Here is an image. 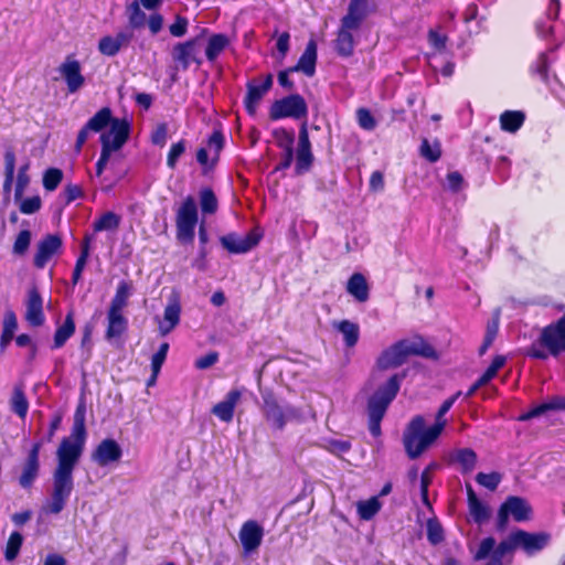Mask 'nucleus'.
I'll list each match as a JSON object with an SVG mask.
<instances>
[{"label": "nucleus", "mask_w": 565, "mask_h": 565, "mask_svg": "<svg viewBox=\"0 0 565 565\" xmlns=\"http://www.w3.org/2000/svg\"><path fill=\"white\" fill-rule=\"evenodd\" d=\"M63 180V171L58 168H49L43 173V188L52 192L57 189Z\"/></svg>", "instance_id": "5fc2aeb1"}, {"label": "nucleus", "mask_w": 565, "mask_h": 565, "mask_svg": "<svg viewBox=\"0 0 565 565\" xmlns=\"http://www.w3.org/2000/svg\"><path fill=\"white\" fill-rule=\"evenodd\" d=\"M206 32L207 29H202L200 35L184 42H179L173 46L171 53L172 58L182 67V70H188L192 63H195L198 65L202 64V60L198 57V53L202 35Z\"/></svg>", "instance_id": "dca6fc26"}, {"label": "nucleus", "mask_w": 565, "mask_h": 565, "mask_svg": "<svg viewBox=\"0 0 565 565\" xmlns=\"http://www.w3.org/2000/svg\"><path fill=\"white\" fill-rule=\"evenodd\" d=\"M513 540L527 555H534L548 545L551 535L546 532L530 533L516 529L513 531Z\"/></svg>", "instance_id": "6ab92c4d"}, {"label": "nucleus", "mask_w": 565, "mask_h": 565, "mask_svg": "<svg viewBox=\"0 0 565 565\" xmlns=\"http://www.w3.org/2000/svg\"><path fill=\"white\" fill-rule=\"evenodd\" d=\"M230 45V39L224 33H215L209 38L205 56L209 62H214L218 55Z\"/></svg>", "instance_id": "c9c22d12"}, {"label": "nucleus", "mask_w": 565, "mask_h": 565, "mask_svg": "<svg viewBox=\"0 0 565 565\" xmlns=\"http://www.w3.org/2000/svg\"><path fill=\"white\" fill-rule=\"evenodd\" d=\"M419 156L430 163L437 162L441 157V147L438 140L430 143L427 138L422 139Z\"/></svg>", "instance_id": "a18cd8bd"}, {"label": "nucleus", "mask_w": 565, "mask_h": 565, "mask_svg": "<svg viewBox=\"0 0 565 565\" xmlns=\"http://www.w3.org/2000/svg\"><path fill=\"white\" fill-rule=\"evenodd\" d=\"M189 20L188 18L177 14L174 22L169 25V32L174 38H181L185 35L188 31Z\"/></svg>", "instance_id": "774afa93"}, {"label": "nucleus", "mask_w": 565, "mask_h": 565, "mask_svg": "<svg viewBox=\"0 0 565 565\" xmlns=\"http://www.w3.org/2000/svg\"><path fill=\"white\" fill-rule=\"evenodd\" d=\"M181 306L178 299L169 301L164 308L163 317L168 326H160V333L162 335L171 332L180 322Z\"/></svg>", "instance_id": "f704fd0d"}, {"label": "nucleus", "mask_w": 565, "mask_h": 565, "mask_svg": "<svg viewBox=\"0 0 565 565\" xmlns=\"http://www.w3.org/2000/svg\"><path fill=\"white\" fill-rule=\"evenodd\" d=\"M550 62L546 53H541L531 65V73L543 83H548Z\"/></svg>", "instance_id": "864d4df0"}, {"label": "nucleus", "mask_w": 565, "mask_h": 565, "mask_svg": "<svg viewBox=\"0 0 565 565\" xmlns=\"http://www.w3.org/2000/svg\"><path fill=\"white\" fill-rule=\"evenodd\" d=\"M427 540L428 542L436 546L444 542L445 540V532L444 529L437 518H430L427 520Z\"/></svg>", "instance_id": "3c124183"}, {"label": "nucleus", "mask_w": 565, "mask_h": 565, "mask_svg": "<svg viewBox=\"0 0 565 565\" xmlns=\"http://www.w3.org/2000/svg\"><path fill=\"white\" fill-rule=\"evenodd\" d=\"M455 460L461 466V471L468 473L477 465V454L471 448H461L456 452Z\"/></svg>", "instance_id": "de8ad7c7"}, {"label": "nucleus", "mask_w": 565, "mask_h": 565, "mask_svg": "<svg viewBox=\"0 0 565 565\" xmlns=\"http://www.w3.org/2000/svg\"><path fill=\"white\" fill-rule=\"evenodd\" d=\"M32 234L30 230H21L13 243L12 253L18 256H23L31 244Z\"/></svg>", "instance_id": "6e6d98bb"}, {"label": "nucleus", "mask_w": 565, "mask_h": 565, "mask_svg": "<svg viewBox=\"0 0 565 565\" xmlns=\"http://www.w3.org/2000/svg\"><path fill=\"white\" fill-rule=\"evenodd\" d=\"M185 140L181 139L171 145L167 154V166L170 169H175L179 158L185 152Z\"/></svg>", "instance_id": "bf43d9fd"}, {"label": "nucleus", "mask_w": 565, "mask_h": 565, "mask_svg": "<svg viewBox=\"0 0 565 565\" xmlns=\"http://www.w3.org/2000/svg\"><path fill=\"white\" fill-rule=\"evenodd\" d=\"M225 139L222 130L215 129L207 139V147L213 151L210 169H214L220 160V153L224 148Z\"/></svg>", "instance_id": "37998d69"}, {"label": "nucleus", "mask_w": 565, "mask_h": 565, "mask_svg": "<svg viewBox=\"0 0 565 565\" xmlns=\"http://www.w3.org/2000/svg\"><path fill=\"white\" fill-rule=\"evenodd\" d=\"M500 128L503 131L514 134L525 121V114L522 110H504L499 118Z\"/></svg>", "instance_id": "473e14b6"}, {"label": "nucleus", "mask_w": 565, "mask_h": 565, "mask_svg": "<svg viewBox=\"0 0 565 565\" xmlns=\"http://www.w3.org/2000/svg\"><path fill=\"white\" fill-rule=\"evenodd\" d=\"M130 135V124L128 120H117L108 132H103L99 137L102 150L98 160L108 163L111 152L122 148L128 141Z\"/></svg>", "instance_id": "ddd939ff"}, {"label": "nucleus", "mask_w": 565, "mask_h": 565, "mask_svg": "<svg viewBox=\"0 0 565 565\" xmlns=\"http://www.w3.org/2000/svg\"><path fill=\"white\" fill-rule=\"evenodd\" d=\"M23 544V536L20 532H12L7 541L6 550H4V558L8 562L14 561L21 550Z\"/></svg>", "instance_id": "8fccbe9b"}, {"label": "nucleus", "mask_w": 565, "mask_h": 565, "mask_svg": "<svg viewBox=\"0 0 565 565\" xmlns=\"http://www.w3.org/2000/svg\"><path fill=\"white\" fill-rule=\"evenodd\" d=\"M276 146L282 151L295 150V130L286 129L284 127L275 128L271 132Z\"/></svg>", "instance_id": "79ce46f5"}, {"label": "nucleus", "mask_w": 565, "mask_h": 565, "mask_svg": "<svg viewBox=\"0 0 565 565\" xmlns=\"http://www.w3.org/2000/svg\"><path fill=\"white\" fill-rule=\"evenodd\" d=\"M295 158V173L301 175L310 171L315 162L312 146L308 132V122L302 121L299 127L298 145L295 150L282 151L279 163L275 167L274 172L284 171L291 167Z\"/></svg>", "instance_id": "423d86ee"}, {"label": "nucleus", "mask_w": 565, "mask_h": 565, "mask_svg": "<svg viewBox=\"0 0 565 565\" xmlns=\"http://www.w3.org/2000/svg\"><path fill=\"white\" fill-rule=\"evenodd\" d=\"M556 407H559V406L556 405V396H553L547 402L535 405V406L531 407L530 409H527L526 412L520 414L516 419L519 422H527L535 417L545 415L547 412L556 411Z\"/></svg>", "instance_id": "58836bf2"}, {"label": "nucleus", "mask_w": 565, "mask_h": 565, "mask_svg": "<svg viewBox=\"0 0 565 565\" xmlns=\"http://www.w3.org/2000/svg\"><path fill=\"white\" fill-rule=\"evenodd\" d=\"M58 71L66 83L70 94L76 93L84 85L85 77L82 74L81 63L74 57L67 56L60 65Z\"/></svg>", "instance_id": "b1692460"}, {"label": "nucleus", "mask_w": 565, "mask_h": 565, "mask_svg": "<svg viewBox=\"0 0 565 565\" xmlns=\"http://www.w3.org/2000/svg\"><path fill=\"white\" fill-rule=\"evenodd\" d=\"M510 515L515 522H525L532 519L533 509L526 499L509 495L498 511L497 529L499 531L507 529Z\"/></svg>", "instance_id": "9b49d317"}, {"label": "nucleus", "mask_w": 565, "mask_h": 565, "mask_svg": "<svg viewBox=\"0 0 565 565\" xmlns=\"http://www.w3.org/2000/svg\"><path fill=\"white\" fill-rule=\"evenodd\" d=\"M42 206V201L39 195H33L21 201L19 210L22 214H34Z\"/></svg>", "instance_id": "338daca9"}, {"label": "nucleus", "mask_w": 565, "mask_h": 565, "mask_svg": "<svg viewBox=\"0 0 565 565\" xmlns=\"http://www.w3.org/2000/svg\"><path fill=\"white\" fill-rule=\"evenodd\" d=\"M408 356L436 360L438 353L423 337L415 335L413 339H402L383 350L376 360V366L382 371L397 367L405 363Z\"/></svg>", "instance_id": "7ed1b4c3"}, {"label": "nucleus", "mask_w": 565, "mask_h": 565, "mask_svg": "<svg viewBox=\"0 0 565 565\" xmlns=\"http://www.w3.org/2000/svg\"><path fill=\"white\" fill-rule=\"evenodd\" d=\"M273 74L268 73L262 83H257L256 79L246 83V95L243 104L249 116L254 117L256 115L259 103L273 87Z\"/></svg>", "instance_id": "f3484780"}, {"label": "nucleus", "mask_w": 565, "mask_h": 565, "mask_svg": "<svg viewBox=\"0 0 565 565\" xmlns=\"http://www.w3.org/2000/svg\"><path fill=\"white\" fill-rule=\"evenodd\" d=\"M498 329V323L495 321H493L492 323H488L482 344L478 350L479 355L482 356L483 354H486V352L492 345L493 341L497 338Z\"/></svg>", "instance_id": "0e129e2a"}, {"label": "nucleus", "mask_w": 565, "mask_h": 565, "mask_svg": "<svg viewBox=\"0 0 565 565\" xmlns=\"http://www.w3.org/2000/svg\"><path fill=\"white\" fill-rule=\"evenodd\" d=\"M62 423V415L55 414L50 423L45 439L35 441L30 448L25 461L22 467V473L19 477V484L23 489H30L36 480L40 472V451L44 443H51L55 436L56 430Z\"/></svg>", "instance_id": "6e6552de"}, {"label": "nucleus", "mask_w": 565, "mask_h": 565, "mask_svg": "<svg viewBox=\"0 0 565 565\" xmlns=\"http://www.w3.org/2000/svg\"><path fill=\"white\" fill-rule=\"evenodd\" d=\"M269 119L277 121L285 118L307 121L308 104L305 97L298 93L289 94L276 99L269 107Z\"/></svg>", "instance_id": "9d476101"}, {"label": "nucleus", "mask_w": 565, "mask_h": 565, "mask_svg": "<svg viewBox=\"0 0 565 565\" xmlns=\"http://www.w3.org/2000/svg\"><path fill=\"white\" fill-rule=\"evenodd\" d=\"M351 31H356L354 28H345L341 22L334 40V50L341 57H350L354 52V38Z\"/></svg>", "instance_id": "cd10ccee"}, {"label": "nucleus", "mask_w": 565, "mask_h": 565, "mask_svg": "<svg viewBox=\"0 0 565 565\" xmlns=\"http://www.w3.org/2000/svg\"><path fill=\"white\" fill-rule=\"evenodd\" d=\"M132 281L121 280L118 282L116 292L110 301V310L122 311L128 305V299L132 294Z\"/></svg>", "instance_id": "72a5a7b5"}, {"label": "nucleus", "mask_w": 565, "mask_h": 565, "mask_svg": "<svg viewBox=\"0 0 565 565\" xmlns=\"http://www.w3.org/2000/svg\"><path fill=\"white\" fill-rule=\"evenodd\" d=\"M502 480L501 473L493 471L490 473L479 472L476 476V481L481 487L489 491H495Z\"/></svg>", "instance_id": "4d7b16f0"}, {"label": "nucleus", "mask_w": 565, "mask_h": 565, "mask_svg": "<svg viewBox=\"0 0 565 565\" xmlns=\"http://www.w3.org/2000/svg\"><path fill=\"white\" fill-rule=\"evenodd\" d=\"M85 417L86 406L82 401L76 406L70 437H64L56 450L57 469L74 471L83 454L87 437Z\"/></svg>", "instance_id": "f03ea898"}, {"label": "nucleus", "mask_w": 565, "mask_h": 565, "mask_svg": "<svg viewBox=\"0 0 565 565\" xmlns=\"http://www.w3.org/2000/svg\"><path fill=\"white\" fill-rule=\"evenodd\" d=\"M518 548V544L514 543L513 532L509 535L508 540L501 541L493 551L491 561L502 562V558L505 554L512 552Z\"/></svg>", "instance_id": "13d9d810"}, {"label": "nucleus", "mask_w": 565, "mask_h": 565, "mask_svg": "<svg viewBox=\"0 0 565 565\" xmlns=\"http://www.w3.org/2000/svg\"><path fill=\"white\" fill-rule=\"evenodd\" d=\"M117 120H126L125 118L113 117L111 109L109 107H103L99 109L87 122V128L94 132H100L106 127L113 128Z\"/></svg>", "instance_id": "2f4dec72"}, {"label": "nucleus", "mask_w": 565, "mask_h": 565, "mask_svg": "<svg viewBox=\"0 0 565 565\" xmlns=\"http://www.w3.org/2000/svg\"><path fill=\"white\" fill-rule=\"evenodd\" d=\"M347 292L358 302H365L370 298V287L366 278L361 273H354L347 282Z\"/></svg>", "instance_id": "c85d7f7f"}, {"label": "nucleus", "mask_w": 565, "mask_h": 565, "mask_svg": "<svg viewBox=\"0 0 565 565\" xmlns=\"http://www.w3.org/2000/svg\"><path fill=\"white\" fill-rule=\"evenodd\" d=\"M63 241L58 234H46L39 241L33 258V266L43 269L50 259L62 252Z\"/></svg>", "instance_id": "a211bd4d"}, {"label": "nucleus", "mask_w": 565, "mask_h": 565, "mask_svg": "<svg viewBox=\"0 0 565 565\" xmlns=\"http://www.w3.org/2000/svg\"><path fill=\"white\" fill-rule=\"evenodd\" d=\"M565 352V313L555 322L545 326L536 342L526 349V355L536 360H546L548 355L558 356Z\"/></svg>", "instance_id": "39448f33"}, {"label": "nucleus", "mask_w": 565, "mask_h": 565, "mask_svg": "<svg viewBox=\"0 0 565 565\" xmlns=\"http://www.w3.org/2000/svg\"><path fill=\"white\" fill-rule=\"evenodd\" d=\"M337 329L343 334L344 343L348 348H352L358 343L360 338L358 323L350 320H342L338 323Z\"/></svg>", "instance_id": "ea45409f"}, {"label": "nucleus", "mask_w": 565, "mask_h": 565, "mask_svg": "<svg viewBox=\"0 0 565 565\" xmlns=\"http://www.w3.org/2000/svg\"><path fill=\"white\" fill-rule=\"evenodd\" d=\"M130 135V124L128 120H117L108 132H103L99 137L102 150L98 160L108 163L111 152L122 148L128 141Z\"/></svg>", "instance_id": "f8f14e48"}, {"label": "nucleus", "mask_w": 565, "mask_h": 565, "mask_svg": "<svg viewBox=\"0 0 565 565\" xmlns=\"http://www.w3.org/2000/svg\"><path fill=\"white\" fill-rule=\"evenodd\" d=\"M94 241V234H85L81 242V253L76 259L73 274H72V284L75 286L82 278L83 270L86 266L90 254L92 243Z\"/></svg>", "instance_id": "7c9ffc66"}, {"label": "nucleus", "mask_w": 565, "mask_h": 565, "mask_svg": "<svg viewBox=\"0 0 565 565\" xmlns=\"http://www.w3.org/2000/svg\"><path fill=\"white\" fill-rule=\"evenodd\" d=\"M15 171V153L13 149H7L4 152V181L3 191L10 193L14 180Z\"/></svg>", "instance_id": "a19ab883"}, {"label": "nucleus", "mask_w": 565, "mask_h": 565, "mask_svg": "<svg viewBox=\"0 0 565 565\" xmlns=\"http://www.w3.org/2000/svg\"><path fill=\"white\" fill-rule=\"evenodd\" d=\"M405 377L406 371L393 374L386 383L379 386L367 398L366 412L369 417V430L374 438H379L382 435L381 423L388 406L399 392L401 384Z\"/></svg>", "instance_id": "20e7f679"}, {"label": "nucleus", "mask_w": 565, "mask_h": 565, "mask_svg": "<svg viewBox=\"0 0 565 565\" xmlns=\"http://www.w3.org/2000/svg\"><path fill=\"white\" fill-rule=\"evenodd\" d=\"M264 233L262 228H252L244 237L237 233L231 232L220 237V243L230 254H246L256 247L262 241Z\"/></svg>", "instance_id": "2eb2a0df"}, {"label": "nucleus", "mask_w": 565, "mask_h": 565, "mask_svg": "<svg viewBox=\"0 0 565 565\" xmlns=\"http://www.w3.org/2000/svg\"><path fill=\"white\" fill-rule=\"evenodd\" d=\"M376 11V4L370 0H350L348 12L342 17L341 22L345 28L360 29L369 14Z\"/></svg>", "instance_id": "aec40b11"}, {"label": "nucleus", "mask_w": 565, "mask_h": 565, "mask_svg": "<svg viewBox=\"0 0 565 565\" xmlns=\"http://www.w3.org/2000/svg\"><path fill=\"white\" fill-rule=\"evenodd\" d=\"M24 319L34 328L41 327L45 322L43 299L35 285H33L26 294Z\"/></svg>", "instance_id": "412c9836"}, {"label": "nucleus", "mask_w": 565, "mask_h": 565, "mask_svg": "<svg viewBox=\"0 0 565 565\" xmlns=\"http://www.w3.org/2000/svg\"><path fill=\"white\" fill-rule=\"evenodd\" d=\"M241 397L242 393L239 390H231L223 401L212 407V414L223 423H231L234 418L235 407L241 401Z\"/></svg>", "instance_id": "393cba45"}, {"label": "nucleus", "mask_w": 565, "mask_h": 565, "mask_svg": "<svg viewBox=\"0 0 565 565\" xmlns=\"http://www.w3.org/2000/svg\"><path fill=\"white\" fill-rule=\"evenodd\" d=\"M198 218L195 200L193 196L189 195L182 201L175 214V237L181 244L193 243Z\"/></svg>", "instance_id": "1a4fd4ad"}, {"label": "nucleus", "mask_w": 565, "mask_h": 565, "mask_svg": "<svg viewBox=\"0 0 565 565\" xmlns=\"http://www.w3.org/2000/svg\"><path fill=\"white\" fill-rule=\"evenodd\" d=\"M356 120L359 126L364 130L371 131L376 127V120L367 108L361 107L356 110Z\"/></svg>", "instance_id": "680f3d73"}, {"label": "nucleus", "mask_w": 565, "mask_h": 565, "mask_svg": "<svg viewBox=\"0 0 565 565\" xmlns=\"http://www.w3.org/2000/svg\"><path fill=\"white\" fill-rule=\"evenodd\" d=\"M18 322L13 311H8L4 316L3 330L0 338V345L6 348L13 339Z\"/></svg>", "instance_id": "09e8293b"}, {"label": "nucleus", "mask_w": 565, "mask_h": 565, "mask_svg": "<svg viewBox=\"0 0 565 565\" xmlns=\"http://www.w3.org/2000/svg\"><path fill=\"white\" fill-rule=\"evenodd\" d=\"M238 536L244 552L249 554L260 546L264 529L257 521L248 520L241 526Z\"/></svg>", "instance_id": "5701e85b"}, {"label": "nucleus", "mask_w": 565, "mask_h": 565, "mask_svg": "<svg viewBox=\"0 0 565 565\" xmlns=\"http://www.w3.org/2000/svg\"><path fill=\"white\" fill-rule=\"evenodd\" d=\"M460 395L461 392L458 391L443 402L436 413L435 423L428 428L425 427V418L422 415H416L411 419L403 434L404 448L409 459L422 456L441 435L447 425L445 415Z\"/></svg>", "instance_id": "f257e3e1"}, {"label": "nucleus", "mask_w": 565, "mask_h": 565, "mask_svg": "<svg viewBox=\"0 0 565 565\" xmlns=\"http://www.w3.org/2000/svg\"><path fill=\"white\" fill-rule=\"evenodd\" d=\"M98 51L102 55L113 57L120 52V49L111 35H105L98 42Z\"/></svg>", "instance_id": "052dcab7"}, {"label": "nucleus", "mask_w": 565, "mask_h": 565, "mask_svg": "<svg viewBox=\"0 0 565 565\" xmlns=\"http://www.w3.org/2000/svg\"><path fill=\"white\" fill-rule=\"evenodd\" d=\"M128 329V320L124 316L122 311L107 310V328L105 332V339L113 341L119 339Z\"/></svg>", "instance_id": "bb28decb"}, {"label": "nucleus", "mask_w": 565, "mask_h": 565, "mask_svg": "<svg viewBox=\"0 0 565 565\" xmlns=\"http://www.w3.org/2000/svg\"><path fill=\"white\" fill-rule=\"evenodd\" d=\"M317 50V42L313 39H310L298 62L294 66H290L289 71L301 72L307 77H312L316 74L318 60Z\"/></svg>", "instance_id": "a878e982"}, {"label": "nucleus", "mask_w": 565, "mask_h": 565, "mask_svg": "<svg viewBox=\"0 0 565 565\" xmlns=\"http://www.w3.org/2000/svg\"><path fill=\"white\" fill-rule=\"evenodd\" d=\"M74 488L73 471L55 468L53 472V491L49 511L58 514L65 507Z\"/></svg>", "instance_id": "4468645a"}, {"label": "nucleus", "mask_w": 565, "mask_h": 565, "mask_svg": "<svg viewBox=\"0 0 565 565\" xmlns=\"http://www.w3.org/2000/svg\"><path fill=\"white\" fill-rule=\"evenodd\" d=\"M122 457V449L113 438L103 439L92 452V460L99 467L117 462Z\"/></svg>", "instance_id": "4be33fe9"}, {"label": "nucleus", "mask_w": 565, "mask_h": 565, "mask_svg": "<svg viewBox=\"0 0 565 565\" xmlns=\"http://www.w3.org/2000/svg\"><path fill=\"white\" fill-rule=\"evenodd\" d=\"M11 411L21 419L26 417L29 411V402L22 385H15L10 399Z\"/></svg>", "instance_id": "e433bc0d"}, {"label": "nucleus", "mask_w": 565, "mask_h": 565, "mask_svg": "<svg viewBox=\"0 0 565 565\" xmlns=\"http://www.w3.org/2000/svg\"><path fill=\"white\" fill-rule=\"evenodd\" d=\"M262 413L266 423L275 430H284L287 423L300 417L299 409L280 399L271 388L260 390Z\"/></svg>", "instance_id": "0eeeda50"}, {"label": "nucleus", "mask_w": 565, "mask_h": 565, "mask_svg": "<svg viewBox=\"0 0 565 565\" xmlns=\"http://www.w3.org/2000/svg\"><path fill=\"white\" fill-rule=\"evenodd\" d=\"M381 509V503L376 497L358 503V513L362 520H371Z\"/></svg>", "instance_id": "603ef678"}, {"label": "nucleus", "mask_w": 565, "mask_h": 565, "mask_svg": "<svg viewBox=\"0 0 565 565\" xmlns=\"http://www.w3.org/2000/svg\"><path fill=\"white\" fill-rule=\"evenodd\" d=\"M121 217L115 212L108 211L103 213L93 223L94 233L103 231H116L120 225Z\"/></svg>", "instance_id": "4c0bfd02"}, {"label": "nucleus", "mask_w": 565, "mask_h": 565, "mask_svg": "<svg viewBox=\"0 0 565 565\" xmlns=\"http://www.w3.org/2000/svg\"><path fill=\"white\" fill-rule=\"evenodd\" d=\"M128 23L131 29H141L147 21L146 13L141 10L139 1L135 0L127 6Z\"/></svg>", "instance_id": "c03bdc74"}, {"label": "nucleus", "mask_w": 565, "mask_h": 565, "mask_svg": "<svg viewBox=\"0 0 565 565\" xmlns=\"http://www.w3.org/2000/svg\"><path fill=\"white\" fill-rule=\"evenodd\" d=\"M468 505H469V511L476 522L481 523L489 518V509L486 504H483L481 502L480 499L471 502Z\"/></svg>", "instance_id": "69168bd1"}, {"label": "nucleus", "mask_w": 565, "mask_h": 565, "mask_svg": "<svg viewBox=\"0 0 565 565\" xmlns=\"http://www.w3.org/2000/svg\"><path fill=\"white\" fill-rule=\"evenodd\" d=\"M75 330L74 311L71 310L65 316L64 322L55 330L51 349L57 350L63 348L67 340L75 333Z\"/></svg>", "instance_id": "c756f323"}, {"label": "nucleus", "mask_w": 565, "mask_h": 565, "mask_svg": "<svg viewBox=\"0 0 565 565\" xmlns=\"http://www.w3.org/2000/svg\"><path fill=\"white\" fill-rule=\"evenodd\" d=\"M200 207L203 214H214L217 211V198L214 191L209 186L200 191Z\"/></svg>", "instance_id": "49530a36"}, {"label": "nucleus", "mask_w": 565, "mask_h": 565, "mask_svg": "<svg viewBox=\"0 0 565 565\" xmlns=\"http://www.w3.org/2000/svg\"><path fill=\"white\" fill-rule=\"evenodd\" d=\"M495 550V540L492 536L484 537L480 544L479 547L473 555L475 561H482L486 559L490 553L493 554V551Z\"/></svg>", "instance_id": "e2e57ef3"}]
</instances>
